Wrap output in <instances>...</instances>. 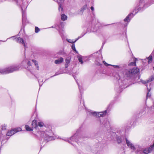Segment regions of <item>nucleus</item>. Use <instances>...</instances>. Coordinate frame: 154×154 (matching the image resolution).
<instances>
[{"mask_svg": "<svg viewBox=\"0 0 154 154\" xmlns=\"http://www.w3.org/2000/svg\"><path fill=\"white\" fill-rule=\"evenodd\" d=\"M153 69L154 70V66L153 67Z\"/></svg>", "mask_w": 154, "mask_h": 154, "instance_id": "4c0bfd02", "label": "nucleus"}, {"mask_svg": "<svg viewBox=\"0 0 154 154\" xmlns=\"http://www.w3.org/2000/svg\"><path fill=\"white\" fill-rule=\"evenodd\" d=\"M67 16L65 15L64 14H62L61 15V19L63 21L66 20L67 19Z\"/></svg>", "mask_w": 154, "mask_h": 154, "instance_id": "f8f14e48", "label": "nucleus"}, {"mask_svg": "<svg viewBox=\"0 0 154 154\" xmlns=\"http://www.w3.org/2000/svg\"><path fill=\"white\" fill-rule=\"evenodd\" d=\"M78 60L81 63V64H82L83 63L82 61V58L81 56H78Z\"/></svg>", "mask_w": 154, "mask_h": 154, "instance_id": "2eb2a0df", "label": "nucleus"}, {"mask_svg": "<svg viewBox=\"0 0 154 154\" xmlns=\"http://www.w3.org/2000/svg\"><path fill=\"white\" fill-rule=\"evenodd\" d=\"M154 79V78H152L150 79L149 80H148L147 81V82L146 83H148V82H151V81H152L153 79Z\"/></svg>", "mask_w": 154, "mask_h": 154, "instance_id": "a878e982", "label": "nucleus"}, {"mask_svg": "<svg viewBox=\"0 0 154 154\" xmlns=\"http://www.w3.org/2000/svg\"><path fill=\"white\" fill-rule=\"evenodd\" d=\"M78 38L77 39H76L74 41H72V40H70V41L68 40V41L69 42V43H74L75 42L78 40Z\"/></svg>", "mask_w": 154, "mask_h": 154, "instance_id": "b1692460", "label": "nucleus"}, {"mask_svg": "<svg viewBox=\"0 0 154 154\" xmlns=\"http://www.w3.org/2000/svg\"><path fill=\"white\" fill-rule=\"evenodd\" d=\"M148 85H149V86L151 85L150 83H148L146 85V87H147L148 91V92L147 93V95H146V97H147V98H148V97H150V96H151L150 94L149 93V91H150V90L151 89V87L150 88L149 87H148Z\"/></svg>", "mask_w": 154, "mask_h": 154, "instance_id": "1a4fd4ad", "label": "nucleus"}, {"mask_svg": "<svg viewBox=\"0 0 154 154\" xmlns=\"http://www.w3.org/2000/svg\"><path fill=\"white\" fill-rule=\"evenodd\" d=\"M63 10V8L61 4H59V11H62Z\"/></svg>", "mask_w": 154, "mask_h": 154, "instance_id": "6ab92c4d", "label": "nucleus"}, {"mask_svg": "<svg viewBox=\"0 0 154 154\" xmlns=\"http://www.w3.org/2000/svg\"><path fill=\"white\" fill-rule=\"evenodd\" d=\"M63 61V58L62 57H60L59 59L56 60L54 62L56 64H59L61 63Z\"/></svg>", "mask_w": 154, "mask_h": 154, "instance_id": "9d476101", "label": "nucleus"}, {"mask_svg": "<svg viewBox=\"0 0 154 154\" xmlns=\"http://www.w3.org/2000/svg\"><path fill=\"white\" fill-rule=\"evenodd\" d=\"M20 68L19 65H13L0 70V72L3 74H8L18 70Z\"/></svg>", "mask_w": 154, "mask_h": 154, "instance_id": "f03ea898", "label": "nucleus"}, {"mask_svg": "<svg viewBox=\"0 0 154 154\" xmlns=\"http://www.w3.org/2000/svg\"><path fill=\"white\" fill-rule=\"evenodd\" d=\"M126 143L127 146L130 147L131 149L133 150L135 149L134 146L130 142L127 138H126Z\"/></svg>", "mask_w": 154, "mask_h": 154, "instance_id": "423d86ee", "label": "nucleus"}, {"mask_svg": "<svg viewBox=\"0 0 154 154\" xmlns=\"http://www.w3.org/2000/svg\"><path fill=\"white\" fill-rule=\"evenodd\" d=\"M39 127H43L45 128H46L44 123L42 122H39Z\"/></svg>", "mask_w": 154, "mask_h": 154, "instance_id": "4468645a", "label": "nucleus"}, {"mask_svg": "<svg viewBox=\"0 0 154 154\" xmlns=\"http://www.w3.org/2000/svg\"><path fill=\"white\" fill-rule=\"evenodd\" d=\"M53 134L52 131L51 130L49 132H42L40 134V140L44 142H47L54 140Z\"/></svg>", "mask_w": 154, "mask_h": 154, "instance_id": "f257e3e1", "label": "nucleus"}, {"mask_svg": "<svg viewBox=\"0 0 154 154\" xmlns=\"http://www.w3.org/2000/svg\"><path fill=\"white\" fill-rule=\"evenodd\" d=\"M78 85V86H79V85ZM79 90H80V91L81 92V89H80V88L79 86Z\"/></svg>", "mask_w": 154, "mask_h": 154, "instance_id": "72a5a7b5", "label": "nucleus"}, {"mask_svg": "<svg viewBox=\"0 0 154 154\" xmlns=\"http://www.w3.org/2000/svg\"><path fill=\"white\" fill-rule=\"evenodd\" d=\"M148 63H150L152 61V57L151 55H150L149 57L148 58Z\"/></svg>", "mask_w": 154, "mask_h": 154, "instance_id": "dca6fc26", "label": "nucleus"}, {"mask_svg": "<svg viewBox=\"0 0 154 154\" xmlns=\"http://www.w3.org/2000/svg\"><path fill=\"white\" fill-rule=\"evenodd\" d=\"M19 40H20V43H22V44L24 46V47H25V44L24 42V40L23 39L21 38H20L19 39Z\"/></svg>", "mask_w": 154, "mask_h": 154, "instance_id": "f3484780", "label": "nucleus"}, {"mask_svg": "<svg viewBox=\"0 0 154 154\" xmlns=\"http://www.w3.org/2000/svg\"><path fill=\"white\" fill-rule=\"evenodd\" d=\"M27 64L29 66H31V63H30V62L29 61H28V62H27Z\"/></svg>", "mask_w": 154, "mask_h": 154, "instance_id": "bb28decb", "label": "nucleus"}, {"mask_svg": "<svg viewBox=\"0 0 154 154\" xmlns=\"http://www.w3.org/2000/svg\"><path fill=\"white\" fill-rule=\"evenodd\" d=\"M32 61L35 63V65L36 66V62H37L35 60H32Z\"/></svg>", "mask_w": 154, "mask_h": 154, "instance_id": "cd10ccee", "label": "nucleus"}, {"mask_svg": "<svg viewBox=\"0 0 154 154\" xmlns=\"http://www.w3.org/2000/svg\"><path fill=\"white\" fill-rule=\"evenodd\" d=\"M113 66L115 68H119V66L117 65H113Z\"/></svg>", "mask_w": 154, "mask_h": 154, "instance_id": "c85d7f7f", "label": "nucleus"}, {"mask_svg": "<svg viewBox=\"0 0 154 154\" xmlns=\"http://www.w3.org/2000/svg\"><path fill=\"white\" fill-rule=\"evenodd\" d=\"M138 152H139V151L137 150V151H136V154H138Z\"/></svg>", "mask_w": 154, "mask_h": 154, "instance_id": "473e14b6", "label": "nucleus"}, {"mask_svg": "<svg viewBox=\"0 0 154 154\" xmlns=\"http://www.w3.org/2000/svg\"><path fill=\"white\" fill-rule=\"evenodd\" d=\"M129 66H136V64L135 62H131L128 64Z\"/></svg>", "mask_w": 154, "mask_h": 154, "instance_id": "a211bd4d", "label": "nucleus"}, {"mask_svg": "<svg viewBox=\"0 0 154 154\" xmlns=\"http://www.w3.org/2000/svg\"><path fill=\"white\" fill-rule=\"evenodd\" d=\"M57 74H56V73L55 75H57Z\"/></svg>", "mask_w": 154, "mask_h": 154, "instance_id": "c9c22d12", "label": "nucleus"}, {"mask_svg": "<svg viewBox=\"0 0 154 154\" xmlns=\"http://www.w3.org/2000/svg\"><path fill=\"white\" fill-rule=\"evenodd\" d=\"M91 10L93 11H94V8L93 7H92V6L91 7Z\"/></svg>", "mask_w": 154, "mask_h": 154, "instance_id": "2f4dec72", "label": "nucleus"}, {"mask_svg": "<svg viewBox=\"0 0 154 154\" xmlns=\"http://www.w3.org/2000/svg\"><path fill=\"white\" fill-rule=\"evenodd\" d=\"M138 11H137V12H135V13L136 14V13H137V12Z\"/></svg>", "mask_w": 154, "mask_h": 154, "instance_id": "e433bc0d", "label": "nucleus"}, {"mask_svg": "<svg viewBox=\"0 0 154 154\" xmlns=\"http://www.w3.org/2000/svg\"><path fill=\"white\" fill-rule=\"evenodd\" d=\"M5 127H6L5 126H3L2 127V130L5 129Z\"/></svg>", "mask_w": 154, "mask_h": 154, "instance_id": "7c9ffc66", "label": "nucleus"}, {"mask_svg": "<svg viewBox=\"0 0 154 154\" xmlns=\"http://www.w3.org/2000/svg\"><path fill=\"white\" fill-rule=\"evenodd\" d=\"M117 140L118 143H120L122 142L121 138L120 137H118Z\"/></svg>", "mask_w": 154, "mask_h": 154, "instance_id": "4be33fe9", "label": "nucleus"}, {"mask_svg": "<svg viewBox=\"0 0 154 154\" xmlns=\"http://www.w3.org/2000/svg\"><path fill=\"white\" fill-rule=\"evenodd\" d=\"M21 128H17L12 129L8 131L6 134V135L11 136L15 133L21 131Z\"/></svg>", "mask_w": 154, "mask_h": 154, "instance_id": "20e7f679", "label": "nucleus"}, {"mask_svg": "<svg viewBox=\"0 0 154 154\" xmlns=\"http://www.w3.org/2000/svg\"><path fill=\"white\" fill-rule=\"evenodd\" d=\"M136 11V9H134V11H133V12H134V11Z\"/></svg>", "mask_w": 154, "mask_h": 154, "instance_id": "f704fd0d", "label": "nucleus"}, {"mask_svg": "<svg viewBox=\"0 0 154 154\" xmlns=\"http://www.w3.org/2000/svg\"><path fill=\"white\" fill-rule=\"evenodd\" d=\"M132 15V17L133 16V14L132 13H131V14L128 15L126 18L124 19V20L125 21H127L128 22L130 20V19H129V17L131 15Z\"/></svg>", "mask_w": 154, "mask_h": 154, "instance_id": "ddd939ff", "label": "nucleus"}, {"mask_svg": "<svg viewBox=\"0 0 154 154\" xmlns=\"http://www.w3.org/2000/svg\"><path fill=\"white\" fill-rule=\"evenodd\" d=\"M64 0H57V2L59 4H62L64 1Z\"/></svg>", "mask_w": 154, "mask_h": 154, "instance_id": "aec40b11", "label": "nucleus"}, {"mask_svg": "<svg viewBox=\"0 0 154 154\" xmlns=\"http://www.w3.org/2000/svg\"><path fill=\"white\" fill-rule=\"evenodd\" d=\"M32 129L34 128H36L38 127V125L37 124L36 120H34L32 121Z\"/></svg>", "mask_w": 154, "mask_h": 154, "instance_id": "6e6552de", "label": "nucleus"}, {"mask_svg": "<svg viewBox=\"0 0 154 154\" xmlns=\"http://www.w3.org/2000/svg\"><path fill=\"white\" fill-rule=\"evenodd\" d=\"M139 71V69L137 68L130 69L126 72L125 75L128 77H131L137 73Z\"/></svg>", "mask_w": 154, "mask_h": 154, "instance_id": "7ed1b4c3", "label": "nucleus"}, {"mask_svg": "<svg viewBox=\"0 0 154 154\" xmlns=\"http://www.w3.org/2000/svg\"><path fill=\"white\" fill-rule=\"evenodd\" d=\"M151 148L152 147L150 146L149 148L144 149L143 151V153L147 154L153 150Z\"/></svg>", "mask_w": 154, "mask_h": 154, "instance_id": "0eeeda50", "label": "nucleus"}, {"mask_svg": "<svg viewBox=\"0 0 154 154\" xmlns=\"http://www.w3.org/2000/svg\"><path fill=\"white\" fill-rule=\"evenodd\" d=\"M103 63H104V64L106 66H107L109 65L108 64H107V63H106L105 61H103Z\"/></svg>", "mask_w": 154, "mask_h": 154, "instance_id": "c756f323", "label": "nucleus"}, {"mask_svg": "<svg viewBox=\"0 0 154 154\" xmlns=\"http://www.w3.org/2000/svg\"><path fill=\"white\" fill-rule=\"evenodd\" d=\"M72 49L74 50V51H75L76 53H77V51H76V49H75V45L74 44H73L72 46Z\"/></svg>", "mask_w": 154, "mask_h": 154, "instance_id": "5701e85b", "label": "nucleus"}, {"mask_svg": "<svg viewBox=\"0 0 154 154\" xmlns=\"http://www.w3.org/2000/svg\"><path fill=\"white\" fill-rule=\"evenodd\" d=\"M25 128L26 130L28 131H31L33 130V129L32 127H30L29 125H26L25 126Z\"/></svg>", "mask_w": 154, "mask_h": 154, "instance_id": "9b49d317", "label": "nucleus"}, {"mask_svg": "<svg viewBox=\"0 0 154 154\" xmlns=\"http://www.w3.org/2000/svg\"><path fill=\"white\" fill-rule=\"evenodd\" d=\"M65 61H66V64H65L66 67H66H67V66H66V65H68V64L69 63L70 60L69 59H66Z\"/></svg>", "mask_w": 154, "mask_h": 154, "instance_id": "412c9836", "label": "nucleus"}, {"mask_svg": "<svg viewBox=\"0 0 154 154\" xmlns=\"http://www.w3.org/2000/svg\"><path fill=\"white\" fill-rule=\"evenodd\" d=\"M35 32L37 33L38 32V28L37 27H35Z\"/></svg>", "mask_w": 154, "mask_h": 154, "instance_id": "393cba45", "label": "nucleus"}, {"mask_svg": "<svg viewBox=\"0 0 154 154\" xmlns=\"http://www.w3.org/2000/svg\"><path fill=\"white\" fill-rule=\"evenodd\" d=\"M90 115H92L94 116L97 117H101L103 116V115H105L106 113V111L105 110L104 112H94L93 111H91L89 112Z\"/></svg>", "mask_w": 154, "mask_h": 154, "instance_id": "39448f33", "label": "nucleus"}]
</instances>
